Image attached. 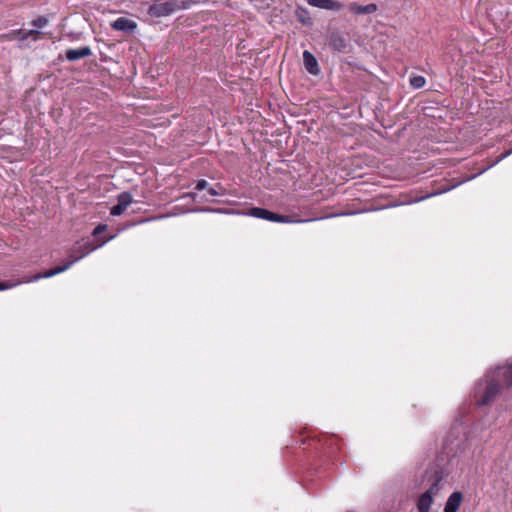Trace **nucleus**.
Here are the masks:
<instances>
[{
  "label": "nucleus",
  "instance_id": "obj_15",
  "mask_svg": "<svg viewBox=\"0 0 512 512\" xmlns=\"http://www.w3.org/2000/svg\"><path fill=\"white\" fill-rule=\"evenodd\" d=\"M132 201L133 198L130 192L124 191L117 196V204L125 209L132 203Z\"/></svg>",
  "mask_w": 512,
  "mask_h": 512
},
{
  "label": "nucleus",
  "instance_id": "obj_24",
  "mask_svg": "<svg viewBox=\"0 0 512 512\" xmlns=\"http://www.w3.org/2000/svg\"><path fill=\"white\" fill-rule=\"evenodd\" d=\"M209 183L205 179H200L196 182L195 190L202 191L208 189Z\"/></svg>",
  "mask_w": 512,
  "mask_h": 512
},
{
  "label": "nucleus",
  "instance_id": "obj_22",
  "mask_svg": "<svg viewBox=\"0 0 512 512\" xmlns=\"http://www.w3.org/2000/svg\"><path fill=\"white\" fill-rule=\"evenodd\" d=\"M41 34H42V32H40L39 30H28L26 32L27 39L32 38L34 41L39 40Z\"/></svg>",
  "mask_w": 512,
  "mask_h": 512
},
{
  "label": "nucleus",
  "instance_id": "obj_12",
  "mask_svg": "<svg viewBox=\"0 0 512 512\" xmlns=\"http://www.w3.org/2000/svg\"><path fill=\"white\" fill-rule=\"evenodd\" d=\"M432 503L433 498L431 495L425 493L421 494L417 502L418 512H429Z\"/></svg>",
  "mask_w": 512,
  "mask_h": 512
},
{
  "label": "nucleus",
  "instance_id": "obj_28",
  "mask_svg": "<svg viewBox=\"0 0 512 512\" xmlns=\"http://www.w3.org/2000/svg\"><path fill=\"white\" fill-rule=\"evenodd\" d=\"M334 439L332 437H329L325 440L324 445L327 447H330L333 444Z\"/></svg>",
  "mask_w": 512,
  "mask_h": 512
},
{
  "label": "nucleus",
  "instance_id": "obj_23",
  "mask_svg": "<svg viewBox=\"0 0 512 512\" xmlns=\"http://www.w3.org/2000/svg\"><path fill=\"white\" fill-rule=\"evenodd\" d=\"M126 209L123 208L122 206H120L119 204H116L114 205L111 210H110V214L113 215V216H119L121 214H123V212L125 211Z\"/></svg>",
  "mask_w": 512,
  "mask_h": 512
},
{
  "label": "nucleus",
  "instance_id": "obj_7",
  "mask_svg": "<svg viewBox=\"0 0 512 512\" xmlns=\"http://www.w3.org/2000/svg\"><path fill=\"white\" fill-rule=\"evenodd\" d=\"M303 63L305 69L312 75H318L320 73V68L318 65V61L315 58V56L309 52L308 50H305L303 52Z\"/></svg>",
  "mask_w": 512,
  "mask_h": 512
},
{
  "label": "nucleus",
  "instance_id": "obj_14",
  "mask_svg": "<svg viewBox=\"0 0 512 512\" xmlns=\"http://www.w3.org/2000/svg\"><path fill=\"white\" fill-rule=\"evenodd\" d=\"M132 201L133 198L130 192L124 191L117 196V204L125 209L132 203Z\"/></svg>",
  "mask_w": 512,
  "mask_h": 512
},
{
  "label": "nucleus",
  "instance_id": "obj_4",
  "mask_svg": "<svg viewBox=\"0 0 512 512\" xmlns=\"http://www.w3.org/2000/svg\"><path fill=\"white\" fill-rule=\"evenodd\" d=\"M248 214L250 216L255 217V218L264 219V220H268V221H271V222H281V223H291V222H294V220H292L291 216L277 214L275 212L269 211V210H267L265 208H261V207H252V208H250ZM309 221H312V219H305V220L304 219H299V220H295V222H309Z\"/></svg>",
  "mask_w": 512,
  "mask_h": 512
},
{
  "label": "nucleus",
  "instance_id": "obj_29",
  "mask_svg": "<svg viewBox=\"0 0 512 512\" xmlns=\"http://www.w3.org/2000/svg\"><path fill=\"white\" fill-rule=\"evenodd\" d=\"M300 441H301L300 444H305L306 443V439H304V438H301Z\"/></svg>",
  "mask_w": 512,
  "mask_h": 512
},
{
  "label": "nucleus",
  "instance_id": "obj_17",
  "mask_svg": "<svg viewBox=\"0 0 512 512\" xmlns=\"http://www.w3.org/2000/svg\"><path fill=\"white\" fill-rule=\"evenodd\" d=\"M442 480L441 476L439 475H436L435 477V480L433 482V484L429 487V489L427 491H425L424 493L425 494H428V495H431V497L433 498L434 495H437L439 490H440V481Z\"/></svg>",
  "mask_w": 512,
  "mask_h": 512
},
{
  "label": "nucleus",
  "instance_id": "obj_16",
  "mask_svg": "<svg viewBox=\"0 0 512 512\" xmlns=\"http://www.w3.org/2000/svg\"><path fill=\"white\" fill-rule=\"evenodd\" d=\"M426 84V79L421 75H413L410 77V85L414 89H420Z\"/></svg>",
  "mask_w": 512,
  "mask_h": 512
},
{
  "label": "nucleus",
  "instance_id": "obj_18",
  "mask_svg": "<svg viewBox=\"0 0 512 512\" xmlns=\"http://www.w3.org/2000/svg\"><path fill=\"white\" fill-rule=\"evenodd\" d=\"M49 20L45 16H39L36 19H34L31 24L37 28H43L48 24Z\"/></svg>",
  "mask_w": 512,
  "mask_h": 512
},
{
  "label": "nucleus",
  "instance_id": "obj_10",
  "mask_svg": "<svg viewBox=\"0 0 512 512\" xmlns=\"http://www.w3.org/2000/svg\"><path fill=\"white\" fill-rule=\"evenodd\" d=\"M92 55V51L90 47L84 46L79 49H67L65 52V57L68 61H76L85 57H89Z\"/></svg>",
  "mask_w": 512,
  "mask_h": 512
},
{
  "label": "nucleus",
  "instance_id": "obj_21",
  "mask_svg": "<svg viewBox=\"0 0 512 512\" xmlns=\"http://www.w3.org/2000/svg\"><path fill=\"white\" fill-rule=\"evenodd\" d=\"M26 32L22 29L14 30L11 32V35L17 38L19 41L27 40Z\"/></svg>",
  "mask_w": 512,
  "mask_h": 512
},
{
  "label": "nucleus",
  "instance_id": "obj_1",
  "mask_svg": "<svg viewBox=\"0 0 512 512\" xmlns=\"http://www.w3.org/2000/svg\"><path fill=\"white\" fill-rule=\"evenodd\" d=\"M503 386H512V364L489 371L477 383L474 391L477 405H490L499 395Z\"/></svg>",
  "mask_w": 512,
  "mask_h": 512
},
{
  "label": "nucleus",
  "instance_id": "obj_26",
  "mask_svg": "<svg viewBox=\"0 0 512 512\" xmlns=\"http://www.w3.org/2000/svg\"><path fill=\"white\" fill-rule=\"evenodd\" d=\"M453 187L454 186H449V187L441 188V189H439V190H437V191H435L433 193L428 194L425 197H422L420 200L428 198V197H431V196H434V195H438V194H441V193H445V192L449 191Z\"/></svg>",
  "mask_w": 512,
  "mask_h": 512
},
{
  "label": "nucleus",
  "instance_id": "obj_20",
  "mask_svg": "<svg viewBox=\"0 0 512 512\" xmlns=\"http://www.w3.org/2000/svg\"><path fill=\"white\" fill-rule=\"evenodd\" d=\"M511 154H512V148L504 151L487 168H490V167L496 165L497 163H499L500 161H502L503 159H505L506 157H508Z\"/></svg>",
  "mask_w": 512,
  "mask_h": 512
},
{
  "label": "nucleus",
  "instance_id": "obj_25",
  "mask_svg": "<svg viewBox=\"0 0 512 512\" xmlns=\"http://www.w3.org/2000/svg\"><path fill=\"white\" fill-rule=\"evenodd\" d=\"M107 230V225L105 224H99L98 226H96L92 232V235L95 236V237H98L100 234H102L103 232H105Z\"/></svg>",
  "mask_w": 512,
  "mask_h": 512
},
{
  "label": "nucleus",
  "instance_id": "obj_3",
  "mask_svg": "<svg viewBox=\"0 0 512 512\" xmlns=\"http://www.w3.org/2000/svg\"><path fill=\"white\" fill-rule=\"evenodd\" d=\"M190 2L191 0L183 1L182 4L178 0H170L163 3L156 2L149 7L148 14L156 18L168 16L177 10L188 8Z\"/></svg>",
  "mask_w": 512,
  "mask_h": 512
},
{
  "label": "nucleus",
  "instance_id": "obj_6",
  "mask_svg": "<svg viewBox=\"0 0 512 512\" xmlns=\"http://www.w3.org/2000/svg\"><path fill=\"white\" fill-rule=\"evenodd\" d=\"M111 28L117 31L133 32L137 28V24L129 18L119 17L111 23Z\"/></svg>",
  "mask_w": 512,
  "mask_h": 512
},
{
  "label": "nucleus",
  "instance_id": "obj_5",
  "mask_svg": "<svg viewBox=\"0 0 512 512\" xmlns=\"http://www.w3.org/2000/svg\"><path fill=\"white\" fill-rule=\"evenodd\" d=\"M348 44V40L341 32L332 31L329 33L328 45L332 50L342 53L346 52Z\"/></svg>",
  "mask_w": 512,
  "mask_h": 512
},
{
  "label": "nucleus",
  "instance_id": "obj_2",
  "mask_svg": "<svg viewBox=\"0 0 512 512\" xmlns=\"http://www.w3.org/2000/svg\"><path fill=\"white\" fill-rule=\"evenodd\" d=\"M108 239H104L101 241L100 244L95 245L91 241H85L83 243H76L73 248L71 249L69 260L65 262L64 265L56 266L52 269H49L43 273H38L32 276L28 281H37L42 278H49L54 275H57L59 273H62L69 269L76 261L82 259L86 255H88L90 252L94 251L97 247H100L104 243L107 242Z\"/></svg>",
  "mask_w": 512,
  "mask_h": 512
},
{
  "label": "nucleus",
  "instance_id": "obj_27",
  "mask_svg": "<svg viewBox=\"0 0 512 512\" xmlns=\"http://www.w3.org/2000/svg\"><path fill=\"white\" fill-rule=\"evenodd\" d=\"M16 285H17V283H11L8 281H0V291L10 289Z\"/></svg>",
  "mask_w": 512,
  "mask_h": 512
},
{
  "label": "nucleus",
  "instance_id": "obj_13",
  "mask_svg": "<svg viewBox=\"0 0 512 512\" xmlns=\"http://www.w3.org/2000/svg\"><path fill=\"white\" fill-rule=\"evenodd\" d=\"M295 15H296V18L297 20L302 23L303 25H312V19L310 17V13L308 11V9L304 8V7H297L296 11H295Z\"/></svg>",
  "mask_w": 512,
  "mask_h": 512
},
{
  "label": "nucleus",
  "instance_id": "obj_9",
  "mask_svg": "<svg viewBox=\"0 0 512 512\" xmlns=\"http://www.w3.org/2000/svg\"><path fill=\"white\" fill-rule=\"evenodd\" d=\"M348 9L351 13L355 15L362 14H373L377 11L378 7L375 3H370L367 5H360L357 2H352L348 5Z\"/></svg>",
  "mask_w": 512,
  "mask_h": 512
},
{
  "label": "nucleus",
  "instance_id": "obj_11",
  "mask_svg": "<svg viewBox=\"0 0 512 512\" xmlns=\"http://www.w3.org/2000/svg\"><path fill=\"white\" fill-rule=\"evenodd\" d=\"M463 495L459 491L453 492L447 499L444 512H457L462 502Z\"/></svg>",
  "mask_w": 512,
  "mask_h": 512
},
{
  "label": "nucleus",
  "instance_id": "obj_19",
  "mask_svg": "<svg viewBox=\"0 0 512 512\" xmlns=\"http://www.w3.org/2000/svg\"><path fill=\"white\" fill-rule=\"evenodd\" d=\"M208 193L210 196H219V195H223L224 193V188L220 185V184H217L216 185V188H213V187H209L208 188Z\"/></svg>",
  "mask_w": 512,
  "mask_h": 512
},
{
  "label": "nucleus",
  "instance_id": "obj_8",
  "mask_svg": "<svg viewBox=\"0 0 512 512\" xmlns=\"http://www.w3.org/2000/svg\"><path fill=\"white\" fill-rule=\"evenodd\" d=\"M308 4L325 10L339 11L343 8V4L335 0H307Z\"/></svg>",
  "mask_w": 512,
  "mask_h": 512
}]
</instances>
